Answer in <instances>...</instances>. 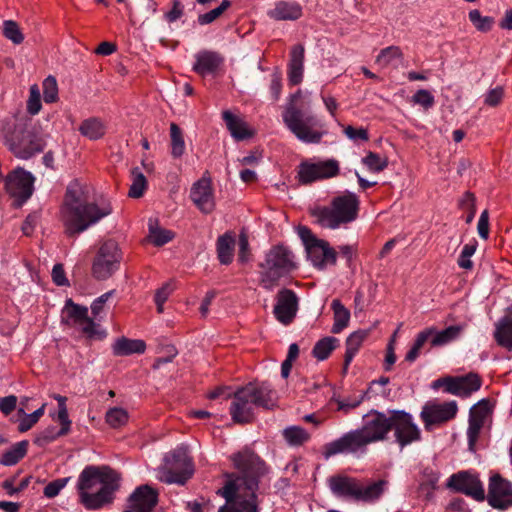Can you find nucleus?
I'll list each match as a JSON object with an SVG mask.
<instances>
[{
	"label": "nucleus",
	"mask_w": 512,
	"mask_h": 512,
	"mask_svg": "<svg viewBox=\"0 0 512 512\" xmlns=\"http://www.w3.org/2000/svg\"><path fill=\"white\" fill-rule=\"evenodd\" d=\"M237 473L226 474V483L219 494L226 500L218 512H259L257 491L267 467L251 449L244 448L230 456Z\"/></svg>",
	"instance_id": "nucleus-1"
},
{
	"label": "nucleus",
	"mask_w": 512,
	"mask_h": 512,
	"mask_svg": "<svg viewBox=\"0 0 512 512\" xmlns=\"http://www.w3.org/2000/svg\"><path fill=\"white\" fill-rule=\"evenodd\" d=\"M391 412L389 415L371 410L363 417V426L345 433L340 438L324 446L323 455L330 458L336 454H350L365 451L368 444L383 441L391 431Z\"/></svg>",
	"instance_id": "nucleus-2"
},
{
	"label": "nucleus",
	"mask_w": 512,
	"mask_h": 512,
	"mask_svg": "<svg viewBox=\"0 0 512 512\" xmlns=\"http://www.w3.org/2000/svg\"><path fill=\"white\" fill-rule=\"evenodd\" d=\"M111 213L112 207L108 201L88 203L79 184L73 183L68 186L62 208V219L69 236L84 232Z\"/></svg>",
	"instance_id": "nucleus-3"
},
{
	"label": "nucleus",
	"mask_w": 512,
	"mask_h": 512,
	"mask_svg": "<svg viewBox=\"0 0 512 512\" xmlns=\"http://www.w3.org/2000/svg\"><path fill=\"white\" fill-rule=\"evenodd\" d=\"M120 487V475L109 467H86L79 475L77 488L81 504L97 510L112 503Z\"/></svg>",
	"instance_id": "nucleus-4"
},
{
	"label": "nucleus",
	"mask_w": 512,
	"mask_h": 512,
	"mask_svg": "<svg viewBox=\"0 0 512 512\" xmlns=\"http://www.w3.org/2000/svg\"><path fill=\"white\" fill-rule=\"evenodd\" d=\"M327 483L335 497L363 503L379 501L389 486V481L386 479H379L365 484L358 478L343 474L329 477Z\"/></svg>",
	"instance_id": "nucleus-5"
},
{
	"label": "nucleus",
	"mask_w": 512,
	"mask_h": 512,
	"mask_svg": "<svg viewBox=\"0 0 512 512\" xmlns=\"http://www.w3.org/2000/svg\"><path fill=\"white\" fill-rule=\"evenodd\" d=\"M103 310L104 305L94 300L91 304L93 318H90L87 307L75 304L71 299H68L62 310V320L66 325L78 329L89 339L102 338L105 336V332L100 329Z\"/></svg>",
	"instance_id": "nucleus-6"
},
{
	"label": "nucleus",
	"mask_w": 512,
	"mask_h": 512,
	"mask_svg": "<svg viewBox=\"0 0 512 512\" xmlns=\"http://www.w3.org/2000/svg\"><path fill=\"white\" fill-rule=\"evenodd\" d=\"M359 199L355 193L346 192L335 197L331 207L317 208L313 216L325 228L336 229L342 224L350 223L357 218Z\"/></svg>",
	"instance_id": "nucleus-7"
},
{
	"label": "nucleus",
	"mask_w": 512,
	"mask_h": 512,
	"mask_svg": "<svg viewBox=\"0 0 512 512\" xmlns=\"http://www.w3.org/2000/svg\"><path fill=\"white\" fill-rule=\"evenodd\" d=\"M262 268L260 282L266 290H273L278 281L296 268L293 253L284 246H275L266 254Z\"/></svg>",
	"instance_id": "nucleus-8"
},
{
	"label": "nucleus",
	"mask_w": 512,
	"mask_h": 512,
	"mask_svg": "<svg viewBox=\"0 0 512 512\" xmlns=\"http://www.w3.org/2000/svg\"><path fill=\"white\" fill-rule=\"evenodd\" d=\"M286 127L304 143H319L326 134L324 126L313 115H306L293 105L285 108L282 114Z\"/></svg>",
	"instance_id": "nucleus-9"
},
{
	"label": "nucleus",
	"mask_w": 512,
	"mask_h": 512,
	"mask_svg": "<svg viewBox=\"0 0 512 512\" xmlns=\"http://www.w3.org/2000/svg\"><path fill=\"white\" fill-rule=\"evenodd\" d=\"M5 144L9 150L20 159H29L43 151V139L27 129V124L20 121L15 124L13 131L5 134Z\"/></svg>",
	"instance_id": "nucleus-10"
},
{
	"label": "nucleus",
	"mask_w": 512,
	"mask_h": 512,
	"mask_svg": "<svg viewBox=\"0 0 512 512\" xmlns=\"http://www.w3.org/2000/svg\"><path fill=\"white\" fill-rule=\"evenodd\" d=\"M193 473V463L187 451L177 449L165 457V464L158 469L157 478L166 484L184 485Z\"/></svg>",
	"instance_id": "nucleus-11"
},
{
	"label": "nucleus",
	"mask_w": 512,
	"mask_h": 512,
	"mask_svg": "<svg viewBox=\"0 0 512 512\" xmlns=\"http://www.w3.org/2000/svg\"><path fill=\"white\" fill-rule=\"evenodd\" d=\"M122 253L115 240L102 242L92 263V274L98 280L110 278L118 269Z\"/></svg>",
	"instance_id": "nucleus-12"
},
{
	"label": "nucleus",
	"mask_w": 512,
	"mask_h": 512,
	"mask_svg": "<svg viewBox=\"0 0 512 512\" xmlns=\"http://www.w3.org/2000/svg\"><path fill=\"white\" fill-rule=\"evenodd\" d=\"M391 431L394 432L395 442L401 449L421 440V430L413 416L403 410L391 411Z\"/></svg>",
	"instance_id": "nucleus-13"
},
{
	"label": "nucleus",
	"mask_w": 512,
	"mask_h": 512,
	"mask_svg": "<svg viewBox=\"0 0 512 512\" xmlns=\"http://www.w3.org/2000/svg\"><path fill=\"white\" fill-rule=\"evenodd\" d=\"M340 172L339 162L336 159L322 161H303L298 167V180L307 185L316 181L337 176Z\"/></svg>",
	"instance_id": "nucleus-14"
},
{
	"label": "nucleus",
	"mask_w": 512,
	"mask_h": 512,
	"mask_svg": "<svg viewBox=\"0 0 512 512\" xmlns=\"http://www.w3.org/2000/svg\"><path fill=\"white\" fill-rule=\"evenodd\" d=\"M458 412L456 401H428L420 412V418L427 431L454 419Z\"/></svg>",
	"instance_id": "nucleus-15"
},
{
	"label": "nucleus",
	"mask_w": 512,
	"mask_h": 512,
	"mask_svg": "<svg viewBox=\"0 0 512 512\" xmlns=\"http://www.w3.org/2000/svg\"><path fill=\"white\" fill-rule=\"evenodd\" d=\"M34 181L35 178L30 172L17 167L5 177V189L21 205L33 194Z\"/></svg>",
	"instance_id": "nucleus-16"
},
{
	"label": "nucleus",
	"mask_w": 512,
	"mask_h": 512,
	"mask_svg": "<svg viewBox=\"0 0 512 512\" xmlns=\"http://www.w3.org/2000/svg\"><path fill=\"white\" fill-rule=\"evenodd\" d=\"M447 487L472 497L477 501L485 500V490L478 474L472 471H459L447 480Z\"/></svg>",
	"instance_id": "nucleus-17"
},
{
	"label": "nucleus",
	"mask_w": 512,
	"mask_h": 512,
	"mask_svg": "<svg viewBox=\"0 0 512 512\" xmlns=\"http://www.w3.org/2000/svg\"><path fill=\"white\" fill-rule=\"evenodd\" d=\"M485 499L494 509L506 510L512 506V483L498 474L491 476Z\"/></svg>",
	"instance_id": "nucleus-18"
},
{
	"label": "nucleus",
	"mask_w": 512,
	"mask_h": 512,
	"mask_svg": "<svg viewBox=\"0 0 512 512\" xmlns=\"http://www.w3.org/2000/svg\"><path fill=\"white\" fill-rule=\"evenodd\" d=\"M249 396L250 392L245 386L234 392L230 405V414L235 423H250L254 419V408L256 405Z\"/></svg>",
	"instance_id": "nucleus-19"
},
{
	"label": "nucleus",
	"mask_w": 512,
	"mask_h": 512,
	"mask_svg": "<svg viewBox=\"0 0 512 512\" xmlns=\"http://www.w3.org/2000/svg\"><path fill=\"white\" fill-rule=\"evenodd\" d=\"M298 311V297L293 290L281 289L276 296L273 309L275 318L283 325L290 324Z\"/></svg>",
	"instance_id": "nucleus-20"
},
{
	"label": "nucleus",
	"mask_w": 512,
	"mask_h": 512,
	"mask_svg": "<svg viewBox=\"0 0 512 512\" xmlns=\"http://www.w3.org/2000/svg\"><path fill=\"white\" fill-rule=\"evenodd\" d=\"M190 197L197 208L205 213H211L215 208V199L210 178L202 177L193 184Z\"/></svg>",
	"instance_id": "nucleus-21"
},
{
	"label": "nucleus",
	"mask_w": 512,
	"mask_h": 512,
	"mask_svg": "<svg viewBox=\"0 0 512 512\" xmlns=\"http://www.w3.org/2000/svg\"><path fill=\"white\" fill-rule=\"evenodd\" d=\"M157 504V493L148 485L138 487L129 497L123 512H152Z\"/></svg>",
	"instance_id": "nucleus-22"
},
{
	"label": "nucleus",
	"mask_w": 512,
	"mask_h": 512,
	"mask_svg": "<svg viewBox=\"0 0 512 512\" xmlns=\"http://www.w3.org/2000/svg\"><path fill=\"white\" fill-rule=\"evenodd\" d=\"M194 58L192 70L202 77L216 74L225 60L219 52L212 50H201Z\"/></svg>",
	"instance_id": "nucleus-23"
},
{
	"label": "nucleus",
	"mask_w": 512,
	"mask_h": 512,
	"mask_svg": "<svg viewBox=\"0 0 512 512\" xmlns=\"http://www.w3.org/2000/svg\"><path fill=\"white\" fill-rule=\"evenodd\" d=\"M274 21H296L303 15V7L294 0H277L266 12Z\"/></svg>",
	"instance_id": "nucleus-24"
},
{
	"label": "nucleus",
	"mask_w": 512,
	"mask_h": 512,
	"mask_svg": "<svg viewBox=\"0 0 512 512\" xmlns=\"http://www.w3.org/2000/svg\"><path fill=\"white\" fill-rule=\"evenodd\" d=\"M245 387L256 407L273 409L276 406L277 394L268 382L248 383Z\"/></svg>",
	"instance_id": "nucleus-25"
},
{
	"label": "nucleus",
	"mask_w": 512,
	"mask_h": 512,
	"mask_svg": "<svg viewBox=\"0 0 512 512\" xmlns=\"http://www.w3.org/2000/svg\"><path fill=\"white\" fill-rule=\"evenodd\" d=\"M449 382L448 393L462 398L469 397L481 387V379L475 373H469L461 377H452Z\"/></svg>",
	"instance_id": "nucleus-26"
},
{
	"label": "nucleus",
	"mask_w": 512,
	"mask_h": 512,
	"mask_svg": "<svg viewBox=\"0 0 512 512\" xmlns=\"http://www.w3.org/2000/svg\"><path fill=\"white\" fill-rule=\"evenodd\" d=\"M305 48L302 44L292 46L288 62L287 76L291 85H298L304 75Z\"/></svg>",
	"instance_id": "nucleus-27"
},
{
	"label": "nucleus",
	"mask_w": 512,
	"mask_h": 512,
	"mask_svg": "<svg viewBox=\"0 0 512 512\" xmlns=\"http://www.w3.org/2000/svg\"><path fill=\"white\" fill-rule=\"evenodd\" d=\"M306 252L315 266L324 267L328 263L334 264L336 262L335 251L330 248L329 244L324 240L310 244Z\"/></svg>",
	"instance_id": "nucleus-28"
},
{
	"label": "nucleus",
	"mask_w": 512,
	"mask_h": 512,
	"mask_svg": "<svg viewBox=\"0 0 512 512\" xmlns=\"http://www.w3.org/2000/svg\"><path fill=\"white\" fill-rule=\"evenodd\" d=\"M222 119L235 140L242 141L253 136L254 132L248 127L242 117L233 114L229 110H225L222 112Z\"/></svg>",
	"instance_id": "nucleus-29"
},
{
	"label": "nucleus",
	"mask_w": 512,
	"mask_h": 512,
	"mask_svg": "<svg viewBox=\"0 0 512 512\" xmlns=\"http://www.w3.org/2000/svg\"><path fill=\"white\" fill-rule=\"evenodd\" d=\"M146 344L140 339H129L120 337L112 345V352L115 356H128L131 354H142L145 352Z\"/></svg>",
	"instance_id": "nucleus-30"
},
{
	"label": "nucleus",
	"mask_w": 512,
	"mask_h": 512,
	"mask_svg": "<svg viewBox=\"0 0 512 512\" xmlns=\"http://www.w3.org/2000/svg\"><path fill=\"white\" fill-rule=\"evenodd\" d=\"M465 328V324L452 325L441 331H438L434 327V333L431 334V346H444L451 343L452 341L459 339Z\"/></svg>",
	"instance_id": "nucleus-31"
},
{
	"label": "nucleus",
	"mask_w": 512,
	"mask_h": 512,
	"mask_svg": "<svg viewBox=\"0 0 512 512\" xmlns=\"http://www.w3.org/2000/svg\"><path fill=\"white\" fill-rule=\"evenodd\" d=\"M494 338L498 345L512 350V314L501 318L496 324Z\"/></svg>",
	"instance_id": "nucleus-32"
},
{
	"label": "nucleus",
	"mask_w": 512,
	"mask_h": 512,
	"mask_svg": "<svg viewBox=\"0 0 512 512\" xmlns=\"http://www.w3.org/2000/svg\"><path fill=\"white\" fill-rule=\"evenodd\" d=\"M369 335L368 330H358L351 333L346 340V352L344 359V369L346 370L354 356L357 354L365 338Z\"/></svg>",
	"instance_id": "nucleus-33"
},
{
	"label": "nucleus",
	"mask_w": 512,
	"mask_h": 512,
	"mask_svg": "<svg viewBox=\"0 0 512 512\" xmlns=\"http://www.w3.org/2000/svg\"><path fill=\"white\" fill-rule=\"evenodd\" d=\"M235 239L229 234L221 235L217 240V255L221 264L228 265L233 260Z\"/></svg>",
	"instance_id": "nucleus-34"
},
{
	"label": "nucleus",
	"mask_w": 512,
	"mask_h": 512,
	"mask_svg": "<svg viewBox=\"0 0 512 512\" xmlns=\"http://www.w3.org/2000/svg\"><path fill=\"white\" fill-rule=\"evenodd\" d=\"M331 309L334 313V323L331 331L334 334H338L348 326L350 311L338 299L332 301Z\"/></svg>",
	"instance_id": "nucleus-35"
},
{
	"label": "nucleus",
	"mask_w": 512,
	"mask_h": 512,
	"mask_svg": "<svg viewBox=\"0 0 512 512\" xmlns=\"http://www.w3.org/2000/svg\"><path fill=\"white\" fill-rule=\"evenodd\" d=\"M28 441L23 440L14 444L3 453L0 463L4 466H13L17 464L27 453Z\"/></svg>",
	"instance_id": "nucleus-36"
},
{
	"label": "nucleus",
	"mask_w": 512,
	"mask_h": 512,
	"mask_svg": "<svg viewBox=\"0 0 512 512\" xmlns=\"http://www.w3.org/2000/svg\"><path fill=\"white\" fill-rule=\"evenodd\" d=\"M80 133L90 140H97L105 134V126L98 118H89L82 122L79 127Z\"/></svg>",
	"instance_id": "nucleus-37"
},
{
	"label": "nucleus",
	"mask_w": 512,
	"mask_h": 512,
	"mask_svg": "<svg viewBox=\"0 0 512 512\" xmlns=\"http://www.w3.org/2000/svg\"><path fill=\"white\" fill-rule=\"evenodd\" d=\"M403 53L398 46H389L380 51L376 57V63L385 68L394 65L397 61L402 60Z\"/></svg>",
	"instance_id": "nucleus-38"
},
{
	"label": "nucleus",
	"mask_w": 512,
	"mask_h": 512,
	"mask_svg": "<svg viewBox=\"0 0 512 512\" xmlns=\"http://www.w3.org/2000/svg\"><path fill=\"white\" fill-rule=\"evenodd\" d=\"M45 407L46 404H42L40 408L30 414H26L24 408H19L18 413L22 414L23 416L19 419L18 430L20 432H26L31 429L44 415Z\"/></svg>",
	"instance_id": "nucleus-39"
},
{
	"label": "nucleus",
	"mask_w": 512,
	"mask_h": 512,
	"mask_svg": "<svg viewBox=\"0 0 512 512\" xmlns=\"http://www.w3.org/2000/svg\"><path fill=\"white\" fill-rule=\"evenodd\" d=\"M337 342L338 340L334 337H325L319 340L313 347V356L320 361L327 359L330 353L335 349Z\"/></svg>",
	"instance_id": "nucleus-40"
},
{
	"label": "nucleus",
	"mask_w": 512,
	"mask_h": 512,
	"mask_svg": "<svg viewBox=\"0 0 512 512\" xmlns=\"http://www.w3.org/2000/svg\"><path fill=\"white\" fill-rule=\"evenodd\" d=\"M171 136V154L175 158L181 157L185 152V142L183 139L182 131L177 124L171 123L170 125Z\"/></svg>",
	"instance_id": "nucleus-41"
},
{
	"label": "nucleus",
	"mask_w": 512,
	"mask_h": 512,
	"mask_svg": "<svg viewBox=\"0 0 512 512\" xmlns=\"http://www.w3.org/2000/svg\"><path fill=\"white\" fill-rule=\"evenodd\" d=\"M283 436L287 443L292 446H299L308 441L309 434L299 426H291L283 431Z\"/></svg>",
	"instance_id": "nucleus-42"
},
{
	"label": "nucleus",
	"mask_w": 512,
	"mask_h": 512,
	"mask_svg": "<svg viewBox=\"0 0 512 512\" xmlns=\"http://www.w3.org/2000/svg\"><path fill=\"white\" fill-rule=\"evenodd\" d=\"M131 174L132 184L130 186L128 194L132 198H139L143 195L147 187V181L144 174L140 171L138 167L134 168Z\"/></svg>",
	"instance_id": "nucleus-43"
},
{
	"label": "nucleus",
	"mask_w": 512,
	"mask_h": 512,
	"mask_svg": "<svg viewBox=\"0 0 512 512\" xmlns=\"http://www.w3.org/2000/svg\"><path fill=\"white\" fill-rule=\"evenodd\" d=\"M106 422L112 428H119L128 421V413L123 408L114 407L106 412Z\"/></svg>",
	"instance_id": "nucleus-44"
},
{
	"label": "nucleus",
	"mask_w": 512,
	"mask_h": 512,
	"mask_svg": "<svg viewBox=\"0 0 512 512\" xmlns=\"http://www.w3.org/2000/svg\"><path fill=\"white\" fill-rule=\"evenodd\" d=\"M362 163L372 172L379 173L383 171L387 165V158L381 157L379 154L369 152L363 159Z\"/></svg>",
	"instance_id": "nucleus-45"
},
{
	"label": "nucleus",
	"mask_w": 512,
	"mask_h": 512,
	"mask_svg": "<svg viewBox=\"0 0 512 512\" xmlns=\"http://www.w3.org/2000/svg\"><path fill=\"white\" fill-rule=\"evenodd\" d=\"M3 35L14 44H21L24 36L18 26L13 20H6L3 22Z\"/></svg>",
	"instance_id": "nucleus-46"
},
{
	"label": "nucleus",
	"mask_w": 512,
	"mask_h": 512,
	"mask_svg": "<svg viewBox=\"0 0 512 512\" xmlns=\"http://www.w3.org/2000/svg\"><path fill=\"white\" fill-rule=\"evenodd\" d=\"M484 426V423L481 421H477L474 419L468 420V428H467V440H468V449L471 452L475 451L476 443L478 441L480 432Z\"/></svg>",
	"instance_id": "nucleus-47"
},
{
	"label": "nucleus",
	"mask_w": 512,
	"mask_h": 512,
	"mask_svg": "<svg viewBox=\"0 0 512 512\" xmlns=\"http://www.w3.org/2000/svg\"><path fill=\"white\" fill-rule=\"evenodd\" d=\"M469 20L479 31L482 32L489 31L493 25V18L489 16H482L480 11L477 9L469 12Z\"/></svg>",
	"instance_id": "nucleus-48"
},
{
	"label": "nucleus",
	"mask_w": 512,
	"mask_h": 512,
	"mask_svg": "<svg viewBox=\"0 0 512 512\" xmlns=\"http://www.w3.org/2000/svg\"><path fill=\"white\" fill-rule=\"evenodd\" d=\"M149 237L151 242L156 246H162L173 238V233L170 230L162 229L159 227L149 226Z\"/></svg>",
	"instance_id": "nucleus-49"
},
{
	"label": "nucleus",
	"mask_w": 512,
	"mask_h": 512,
	"mask_svg": "<svg viewBox=\"0 0 512 512\" xmlns=\"http://www.w3.org/2000/svg\"><path fill=\"white\" fill-rule=\"evenodd\" d=\"M43 98L46 103L56 102L58 99V85L56 78L48 76L43 81Z\"/></svg>",
	"instance_id": "nucleus-50"
},
{
	"label": "nucleus",
	"mask_w": 512,
	"mask_h": 512,
	"mask_svg": "<svg viewBox=\"0 0 512 512\" xmlns=\"http://www.w3.org/2000/svg\"><path fill=\"white\" fill-rule=\"evenodd\" d=\"M490 412L489 400L482 399L473 405L470 409L469 419H474L485 423Z\"/></svg>",
	"instance_id": "nucleus-51"
},
{
	"label": "nucleus",
	"mask_w": 512,
	"mask_h": 512,
	"mask_svg": "<svg viewBox=\"0 0 512 512\" xmlns=\"http://www.w3.org/2000/svg\"><path fill=\"white\" fill-rule=\"evenodd\" d=\"M64 435L66 433H60V430H57L56 427L49 426L36 436L34 442L36 445L43 447Z\"/></svg>",
	"instance_id": "nucleus-52"
},
{
	"label": "nucleus",
	"mask_w": 512,
	"mask_h": 512,
	"mask_svg": "<svg viewBox=\"0 0 512 512\" xmlns=\"http://www.w3.org/2000/svg\"><path fill=\"white\" fill-rule=\"evenodd\" d=\"M505 96V89L503 86L498 85L490 88L484 95V104L489 107L499 106Z\"/></svg>",
	"instance_id": "nucleus-53"
},
{
	"label": "nucleus",
	"mask_w": 512,
	"mask_h": 512,
	"mask_svg": "<svg viewBox=\"0 0 512 512\" xmlns=\"http://www.w3.org/2000/svg\"><path fill=\"white\" fill-rule=\"evenodd\" d=\"M412 102L414 104L422 106L424 109L427 110L433 107L435 99L430 91L426 89H420L412 96Z\"/></svg>",
	"instance_id": "nucleus-54"
},
{
	"label": "nucleus",
	"mask_w": 512,
	"mask_h": 512,
	"mask_svg": "<svg viewBox=\"0 0 512 512\" xmlns=\"http://www.w3.org/2000/svg\"><path fill=\"white\" fill-rule=\"evenodd\" d=\"M27 110L31 115H36L41 110L40 91L36 84L30 87V95L27 101Z\"/></svg>",
	"instance_id": "nucleus-55"
},
{
	"label": "nucleus",
	"mask_w": 512,
	"mask_h": 512,
	"mask_svg": "<svg viewBox=\"0 0 512 512\" xmlns=\"http://www.w3.org/2000/svg\"><path fill=\"white\" fill-rule=\"evenodd\" d=\"M344 134L346 137L354 142L363 141L366 142L369 140L368 130L366 128L360 127L355 128L351 125L344 127Z\"/></svg>",
	"instance_id": "nucleus-56"
},
{
	"label": "nucleus",
	"mask_w": 512,
	"mask_h": 512,
	"mask_svg": "<svg viewBox=\"0 0 512 512\" xmlns=\"http://www.w3.org/2000/svg\"><path fill=\"white\" fill-rule=\"evenodd\" d=\"M69 478H58L48 483L44 488V495L47 498L56 497L60 491L67 485Z\"/></svg>",
	"instance_id": "nucleus-57"
},
{
	"label": "nucleus",
	"mask_w": 512,
	"mask_h": 512,
	"mask_svg": "<svg viewBox=\"0 0 512 512\" xmlns=\"http://www.w3.org/2000/svg\"><path fill=\"white\" fill-rule=\"evenodd\" d=\"M271 77L269 90L272 100L277 101L280 98L282 90L281 75L279 73H273Z\"/></svg>",
	"instance_id": "nucleus-58"
},
{
	"label": "nucleus",
	"mask_w": 512,
	"mask_h": 512,
	"mask_svg": "<svg viewBox=\"0 0 512 512\" xmlns=\"http://www.w3.org/2000/svg\"><path fill=\"white\" fill-rule=\"evenodd\" d=\"M477 230H478L479 236L482 239H487L488 238V235H489V215H488V211L487 210H484L481 213L480 218L478 220V224H477Z\"/></svg>",
	"instance_id": "nucleus-59"
},
{
	"label": "nucleus",
	"mask_w": 512,
	"mask_h": 512,
	"mask_svg": "<svg viewBox=\"0 0 512 512\" xmlns=\"http://www.w3.org/2000/svg\"><path fill=\"white\" fill-rule=\"evenodd\" d=\"M434 333V327H428L422 331H420L414 340L413 346L419 348L420 350L423 348V346L427 343V341L432 340L431 334Z\"/></svg>",
	"instance_id": "nucleus-60"
},
{
	"label": "nucleus",
	"mask_w": 512,
	"mask_h": 512,
	"mask_svg": "<svg viewBox=\"0 0 512 512\" xmlns=\"http://www.w3.org/2000/svg\"><path fill=\"white\" fill-rule=\"evenodd\" d=\"M17 404V397L14 395H9L0 399V411L4 415H9L15 408Z\"/></svg>",
	"instance_id": "nucleus-61"
},
{
	"label": "nucleus",
	"mask_w": 512,
	"mask_h": 512,
	"mask_svg": "<svg viewBox=\"0 0 512 512\" xmlns=\"http://www.w3.org/2000/svg\"><path fill=\"white\" fill-rule=\"evenodd\" d=\"M57 420L60 422L62 426L60 429V433L67 434L70 431L71 427V421L69 419L67 407H61L58 409Z\"/></svg>",
	"instance_id": "nucleus-62"
},
{
	"label": "nucleus",
	"mask_w": 512,
	"mask_h": 512,
	"mask_svg": "<svg viewBox=\"0 0 512 512\" xmlns=\"http://www.w3.org/2000/svg\"><path fill=\"white\" fill-rule=\"evenodd\" d=\"M238 245H239L238 259L240 262L244 263L248 260L249 242H248L247 235L243 232L240 233V235H239Z\"/></svg>",
	"instance_id": "nucleus-63"
},
{
	"label": "nucleus",
	"mask_w": 512,
	"mask_h": 512,
	"mask_svg": "<svg viewBox=\"0 0 512 512\" xmlns=\"http://www.w3.org/2000/svg\"><path fill=\"white\" fill-rule=\"evenodd\" d=\"M183 15V5L179 0H173L172 9L165 14L168 22L172 23L178 20Z\"/></svg>",
	"instance_id": "nucleus-64"
}]
</instances>
